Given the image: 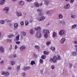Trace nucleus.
<instances>
[{
  "label": "nucleus",
  "instance_id": "f257e3e1",
  "mask_svg": "<svg viewBox=\"0 0 77 77\" xmlns=\"http://www.w3.org/2000/svg\"><path fill=\"white\" fill-rule=\"evenodd\" d=\"M57 57L55 56H54L53 58L51 57L50 58L49 61L51 62H53L54 63L57 61Z\"/></svg>",
  "mask_w": 77,
  "mask_h": 77
},
{
  "label": "nucleus",
  "instance_id": "f03ea898",
  "mask_svg": "<svg viewBox=\"0 0 77 77\" xmlns=\"http://www.w3.org/2000/svg\"><path fill=\"white\" fill-rule=\"evenodd\" d=\"M65 31L64 29L61 30L59 32V35L60 36H63L65 35Z\"/></svg>",
  "mask_w": 77,
  "mask_h": 77
},
{
  "label": "nucleus",
  "instance_id": "7ed1b4c3",
  "mask_svg": "<svg viewBox=\"0 0 77 77\" xmlns=\"http://www.w3.org/2000/svg\"><path fill=\"white\" fill-rule=\"evenodd\" d=\"M3 11L4 12H5V13L6 14H9V8L8 7L4 8L3 9Z\"/></svg>",
  "mask_w": 77,
  "mask_h": 77
},
{
  "label": "nucleus",
  "instance_id": "20e7f679",
  "mask_svg": "<svg viewBox=\"0 0 77 77\" xmlns=\"http://www.w3.org/2000/svg\"><path fill=\"white\" fill-rule=\"evenodd\" d=\"M45 19V17L44 16H42L38 17V21H44V20Z\"/></svg>",
  "mask_w": 77,
  "mask_h": 77
},
{
  "label": "nucleus",
  "instance_id": "39448f33",
  "mask_svg": "<svg viewBox=\"0 0 77 77\" xmlns=\"http://www.w3.org/2000/svg\"><path fill=\"white\" fill-rule=\"evenodd\" d=\"M36 36H37L38 38H41V34L40 32L38 31L37 32Z\"/></svg>",
  "mask_w": 77,
  "mask_h": 77
},
{
  "label": "nucleus",
  "instance_id": "423d86ee",
  "mask_svg": "<svg viewBox=\"0 0 77 77\" xmlns=\"http://www.w3.org/2000/svg\"><path fill=\"white\" fill-rule=\"evenodd\" d=\"M64 7L65 9H68L70 8V5H69V4H67L65 5Z\"/></svg>",
  "mask_w": 77,
  "mask_h": 77
},
{
  "label": "nucleus",
  "instance_id": "0eeeda50",
  "mask_svg": "<svg viewBox=\"0 0 77 77\" xmlns=\"http://www.w3.org/2000/svg\"><path fill=\"white\" fill-rule=\"evenodd\" d=\"M26 49V46L24 45H22L20 48V51H24Z\"/></svg>",
  "mask_w": 77,
  "mask_h": 77
},
{
  "label": "nucleus",
  "instance_id": "6e6552de",
  "mask_svg": "<svg viewBox=\"0 0 77 77\" xmlns=\"http://www.w3.org/2000/svg\"><path fill=\"white\" fill-rule=\"evenodd\" d=\"M2 75H4L5 76H7V75H9L10 74L8 72H3L2 73Z\"/></svg>",
  "mask_w": 77,
  "mask_h": 77
},
{
  "label": "nucleus",
  "instance_id": "1a4fd4ad",
  "mask_svg": "<svg viewBox=\"0 0 77 77\" xmlns=\"http://www.w3.org/2000/svg\"><path fill=\"white\" fill-rule=\"evenodd\" d=\"M4 51H5V49L4 48V47L3 46H1L0 47V51L3 53L4 52Z\"/></svg>",
  "mask_w": 77,
  "mask_h": 77
},
{
  "label": "nucleus",
  "instance_id": "9d476101",
  "mask_svg": "<svg viewBox=\"0 0 77 77\" xmlns=\"http://www.w3.org/2000/svg\"><path fill=\"white\" fill-rule=\"evenodd\" d=\"M43 33L45 34H47L49 33V30L47 29H44L43 31Z\"/></svg>",
  "mask_w": 77,
  "mask_h": 77
},
{
  "label": "nucleus",
  "instance_id": "9b49d317",
  "mask_svg": "<svg viewBox=\"0 0 77 77\" xmlns=\"http://www.w3.org/2000/svg\"><path fill=\"white\" fill-rule=\"evenodd\" d=\"M44 2L45 5H48L49 3V2L48 0H44Z\"/></svg>",
  "mask_w": 77,
  "mask_h": 77
},
{
  "label": "nucleus",
  "instance_id": "f8f14e48",
  "mask_svg": "<svg viewBox=\"0 0 77 77\" xmlns=\"http://www.w3.org/2000/svg\"><path fill=\"white\" fill-rule=\"evenodd\" d=\"M61 43L63 44H64V42H65V38H62L60 40Z\"/></svg>",
  "mask_w": 77,
  "mask_h": 77
},
{
  "label": "nucleus",
  "instance_id": "ddd939ff",
  "mask_svg": "<svg viewBox=\"0 0 77 77\" xmlns=\"http://www.w3.org/2000/svg\"><path fill=\"white\" fill-rule=\"evenodd\" d=\"M19 5L21 6H23L24 5V2L23 1H19Z\"/></svg>",
  "mask_w": 77,
  "mask_h": 77
},
{
  "label": "nucleus",
  "instance_id": "4468645a",
  "mask_svg": "<svg viewBox=\"0 0 77 77\" xmlns=\"http://www.w3.org/2000/svg\"><path fill=\"white\" fill-rule=\"evenodd\" d=\"M16 14L17 17H21L22 16V13L21 12H17Z\"/></svg>",
  "mask_w": 77,
  "mask_h": 77
},
{
  "label": "nucleus",
  "instance_id": "2eb2a0df",
  "mask_svg": "<svg viewBox=\"0 0 77 77\" xmlns=\"http://www.w3.org/2000/svg\"><path fill=\"white\" fill-rule=\"evenodd\" d=\"M56 36V33L55 32H54L52 34V37H53V38H55Z\"/></svg>",
  "mask_w": 77,
  "mask_h": 77
},
{
  "label": "nucleus",
  "instance_id": "dca6fc26",
  "mask_svg": "<svg viewBox=\"0 0 77 77\" xmlns=\"http://www.w3.org/2000/svg\"><path fill=\"white\" fill-rule=\"evenodd\" d=\"M41 27H40L39 26L37 27V28H35V29L37 31H39V30H41Z\"/></svg>",
  "mask_w": 77,
  "mask_h": 77
},
{
  "label": "nucleus",
  "instance_id": "f3484780",
  "mask_svg": "<svg viewBox=\"0 0 77 77\" xmlns=\"http://www.w3.org/2000/svg\"><path fill=\"white\" fill-rule=\"evenodd\" d=\"M30 33L31 34V35H33V34H34V33H35L34 30H33V29H31V30L30 31Z\"/></svg>",
  "mask_w": 77,
  "mask_h": 77
},
{
  "label": "nucleus",
  "instance_id": "a211bd4d",
  "mask_svg": "<svg viewBox=\"0 0 77 77\" xmlns=\"http://www.w3.org/2000/svg\"><path fill=\"white\" fill-rule=\"evenodd\" d=\"M59 17L60 19H62L63 18V15L62 14H59Z\"/></svg>",
  "mask_w": 77,
  "mask_h": 77
},
{
  "label": "nucleus",
  "instance_id": "6ab92c4d",
  "mask_svg": "<svg viewBox=\"0 0 77 77\" xmlns=\"http://www.w3.org/2000/svg\"><path fill=\"white\" fill-rule=\"evenodd\" d=\"M14 26V28H15V29H17V28H18V23H15Z\"/></svg>",
  "mask_w": 77,
  "mask_h": 77
},
{
  "label": "nucleus",
  "instance_id": "aec40b11",
  "mask_svg": "<svg viewBox=\"0 0 77 77\" xmlns=\"http://www.w3.org/2000/svg\"><path fill=\"white\" fill-rule=\"evenodd\" d=\"M20 38V35L19 34L18 35L16 36V41H19Z\"/></svg>",
  "mask_w": 77,
  "mask_h": 77
},
{
  "label": "nucleus",
  "instance_id": "412c9836",
  "mask_svg": "<svg viewBox=\"0 0 77 77\" xmlns=\"http://www.w3.org/2000/svg\"><path fill=\"white\" fill-rule=\"evenodd\" d=\"M34 5L35 7H39V3H38V2H35L34 4Z\"/></svg>",
  "mask_w": 77,
  "mask_h": 77
},
{
  "label": "nucleus",
  "instance_id": "4be33fe9",
  "mask_svg": "<svg viewBox=\"0 0 77 77\" xmlns=\"http://www.w3.org/2000/svg\"><path fill=\"white\" fill-rule=\"evenodd\" d=\"M43 53L45 55H48V54H49V52L47 51H44L43 52Z\"/></svg>",
  "mask_w": 77,
  "mask_h": 77
},
{
  "label": "nucleus",
  "instance_id": "5701e85b",
  "mask_svg": "<svg viewBox=\"0 0 77 77\" xmlns=\"http://www.w3.org/2000/svg\"><path fill=\"white\" fill-rule=\"evenodd\" d=\"M71 18H73V19H74V18H75V15L72 14H71Z\"/></svg>",
  "mask_w": 77,
  "mask_h": 77
},
{
  "label": "nucleus",
  "instance_id": "b1692460",
  "mask_svg": "<svg viewBox=\"0 0 77 77\" xmlns=\"http://www.w3.org/2000/svg\"><path fill=\"white\" fill-rule=\"evenodd\" d=\"M38 16H41L44 15V13L42 12H40L38 14Z\"/></svg>",
  "mask_w": 77,
  "mask_h": 77
},
{
  "label": "nucleus",
  "instance_id": "393cba45",
  "mask_svg": "<svg viewBox=\"0 0 77 77\" xmlns=\"http://www.w3.org/2000/svg\"><path fill=\"white\" fill-rule=\"evenodd\" d=\"M5 4V2L3 1H0V5H3Z\"/></svg>",
  "mask_w": 77,
  "mask_h": 77
},
{
  "label": "nucleus",
  "instance_id": "a878e982",
  "mask_svg": "<svg viewBox=\"0 0 77 77\" xmlns=\"http://www.w3.org/2000/svg\"><path fill=\"white\" fill-rule=\"evenodd\" d=\"M35 48H36L37 49H39V48H40V47L38 45H35Z\"/></svg>",
  "mask_w": 77,
  "mask_h": 77
},
{
  "label": "nucleus",
  "instance_id": "bb28decb",
  "mask_svg": "<svg viewBox=\"0 0 77 77\" xmlns=\"http://www.w3.org/2000/svg\"><path fill=\"white\" fill-rule=\"evenodd\" d=\"M41 58H42V59H45L46 58V56L45 55H42L41 57Z\"/></svg>",
  "mask_w": 77,
  "mask_h": 77
},
{
  "label": "nucleus",
  "instance_id": "cd10ccee",
  "mask_svg": "<svg viewBox=\"0 0 77 77\" xmlns=\"http://www.w3.org/2000/svg\"><path fill=\"white\" fill-rule=\"evenodd\" d=\"M21 34L23 35V36H25L26 35V32H21Z\"/></svg>",
  "mask_w": 77,
  "mask_h": 77
},
{
  "label": "nucleus",
  "instance_id": "c85d7f7f",
  "mask_svg": "<svg viewBox=\"0 0 77 77\" xmlns=\"http://www.w3.org/2000/svg\"><path fill=\"white\" fill-rule=\"evenodd\" d=\"M0 23L1 24H5V21L3 20H2L0 21Z\"/></svg>",
  "mask_w": 77,
  "mask_h": 77
},
{
  "label": "nucleus",
  "instance_id": "c756f323",
  "mask_svg": "<svg viewBox=\"0 0 77 77\" xmlns=\"http://www.w3.org/2000/svg\"><path fill=\"white\" fill-rule=\"evenodd\" d=\"M15 64V62L14 61H12L11 62V65H14Z\"/></svg>",
  "mask_w": 77,
  "mask_h": 77
},
{
  "label": "nucleus",
  "instance_id": "7c9ffc66",
  "mask_svg": "<svg viewBox=\"0 0 77 77\" xmlns=\"http://www.w3.org/2000/svg\"><path fill=\"white\" fill-rule=\"evenodd\" d=\"M34 64H35V62L34 61H32L31 63V65H33Z\"/></svg>",
  "mask_w": 77,
  "mask_h": 77
},
{
  "label": "nucleus",
  "instance_id": "2f4dec72",
  "mask_svg": "<svg viewBox=\"0 0 77 77\" xmlns=\"http://www.w3.org/2000/svg\"><path fill=\"white\" fill-rule=\"evenodd\" d=\"M17 70H20V66L18 65L17 67L16 68Z\"/></svg>",
  "mask_w": 77,
  "mask_h": 77
},
{
  "label": "nucleus",
  "instance_id": "473e14b6",
  "mask_svg": "<svg viewBox=\"0 0 77 77\" xmlns=\"http://www.w3.org/2000/svg\"><path fill=\"white\" fill-rule=\"evenodd\" d=\"M0 65H4V61L3 60H2L1 62H0Z\"/></svg>",
  "mask_w": 77,
  "mask_h": 77
},
{
  "label": "nucleus",
  "instance_id": "72a5a7b5",
  "mask_svg": "<svg viewBox=\"0 0 77 77\" xmlns=\"http://www.w3.org/2000/svg\"><path fill=\"white\" fill-rule=\"evenodd\" d=\"M44 36L45 38H48V35H47V34L45 33V35H44Z\"/></svg>",
  "mask_w": 77,
  "mask_h": 77
},
{
  "label": "nucleus",
  "instance_id": "f704fd0d",
  "mask_svg": "<svg viewBox=\"0 0 77 77\" xmlns=\"http://www.w3.org/2000/svg\"><path fill=\"white\" fill-rule=\"evenodd\" d=\"M69 68H71L72 66V64L71 63H69Z\"/></svg>",
  "mask_w": 77,
  "mask_h": 77
},
{
  "label": "nucleus",
  "instance_id": "c9c22d12",
  "mask_svg": "<svg viewBox=\"0 0 77 77\" xmlns=\"http://www.w3.org/2000/svg\"><path fill=\"white\" fill-rule=\"evenodd\" d=\"M50 48L52 51H54V50H55V48L54 47H52Z\"/></svg>",
  "mask_w": 77,
  "mask_h": 77
},
{
  "label": "nucleus",
  "instance_id": "e433bc0d",
  "mask_svg": "<svg viewBox=\"0 0 77 77\" xmlns=\"http://www.w3.org/2000/svg\"><path fill=\"white\" fill-rule=\"evenodd\" d=\"M15 36V35H14L13 34H11L10 35V38H12V37H14Z\"/></svg>",
  "mask_w": 77,
  "mask_h": 77
},
{
  "label": "nucleus",
  "instance_id": "4c0bfd02",
  "mask_svg": "<svg viewBox=\"0 0 77 77\" xmlns=\"http://www.w3.org/2000/svg\"><path fill=\"white\" fill-rule=\"evenodd\" d=\"M20 25H21V26H23L24 25V21H22L21 22H20Z\"/></svg>",
  "mask_w": 77,
  "mask_h": 77
},
{
  "label": "nucleus",
  "instance_id": "58836bf2",
  "mask_svg": "<svg viewBox=\"0 0 77 77\" xmlns=\"http://www.w3.org/2000/svg\"><path fill=\"white\" fill-rule=\"evenodd\" d=\"M76 27V25H74L73 26H72V29H74V28H75Z\"/></svg>",
  "mask_w": 77,
  "mask_h": 77
},
{
  "label": "nucleus",
  "instance_id": "ea45409f",
  "mask_svg": "<svg viewBox=\"0 0 77 77\" xmlns=\"http://www.w3.org/2000/svg\"><path fill=\"white\" fill-rule=\"evenodd\" d=\"M57 59L58 60H60V59H61V57H60V56H58L57 57Z\"/></svg>",
  "mask_w": 77,
  "mask_h": 77
},
{
  "label": "nucleus",
  "instance_id": "a19ab883",
  "mask_svg": "<svg viewBox=\"0 0 77 77\" xmlns=\"http://www.w3.org/2000/svg\"><path fill=\"white\" fill-rule=\"evenodd\" d=\"M62 25H63V26H65V25L66 23H65V21H63L62 22Z\"/></svg>",
  "mask_w": 77,
  "mask_h": 77
},
{
  "label": "nucleus",
  "instance_id": "79ce46f5",
  "mask_svg": "<svg viewBox=\"0 0 77 77\" xmlns=\"http://www.w3.org/2000/svg\"><path fill=\"white\" fill-rule=\"evenodd\" d=\"M25 25H26V26L28 25V24H29V22H28V21H25Z\"/></svg>",
  "mask_w": 77,
  "mask_h": 77
},
{
  "label": "nucleus",
  "instance_id": "37998d69",
  "mask_svg": "<svg viewBox=\"0 0 77 77\" xmlns=\"http://www.w3.org/2000/svg\"><path fill=\"white\" fill-rule=\"evenodd\" d=\"M51 43V42H48L46 44L47 45H50V44Z\"/></svg>",
  "mask_w": 77,
  "mask_h": 77
},
{
  "label": "nucleus",
  "instance_id": "c03bdc74",
  "mask_svg": "<svg viewBox=\"0 0 77 77\" xmlns=\"http://www.w3.org/2000/svg\"><path fill=\"white\" fill-rule=\"evenodd\" d=\"M13 57H14V58H15V57H17V55L15 54H14L13 55Z\"/></svg>",
  "mask_w": 77,
  "mask_h": 77
},
{
  "label": "nucleus",
  "instance_id": "a18cd8bd",
  "mask_svg": "<svg viewBox=\"0 0 77 77\" xmlns=\"http://www.w3.org/2000/svg\"><path fill=\"white\" fill-rule=\"evenodd\" d=\"M72 54H73V55H76V52L75 51L73 52L72 53Z\"/></svg>",
  "mask_w": 77,
  "mask_h": 77
},
{
  "label": "nucleus",
  "instance_id": "49530a36",
  "mask_svg": "<svg viewBox=\"0 0 77 77\" xmlns=\"http://www.w3.org/2000/svg\"><path fill=\"white\" fill-rule=\"evenodd\" d=\"M74 2V0H70V3H72L73 2Z\"/></svg>",
  "mask_w": 77,
  "mask_h": 77
},
{
  "label": "nucleus",
  "instance_id": "de8ad7c7",
  "mask_svg": "<svg viewBox=\"0 0 77 77\" xmlns=\"http://www.w3.org/2000/svg\"><path fill=\"white\" fill-rule=\"evenodd\" d=\"M51 68L52 69H54V66L52 65L51 66Z\"/></svg>",
  "mask_w": 77,
  "mask_h": 77
},
{
  "label": "nucleus",
  "instance_id": "09e8293b",
  "mask_svg": "<svg viewBox=\"0 0 77 77\" xmlns=\"http://www.w3.org/2000/svg\"><path fill=\"white\" fill-rule=\"evenodd\" d=\"M37 11H38V12H42V10H41V9H38L37 10Z\"/></svg>",
  "mask_w": 77,
  "mask_h": 77
},
{
  "label": "nucleus",
  "instance_id": "8fccbe9b",
  "mask_svg": "<svg viewBox=\"0 0 77 77\" xmlns=\"http://www.w3.org/2000/svg\"><path fill=\"white\" fill-rule=\"evenodd\" d=\"M26 67V69L27 70H28L29 69H30V67L29 66H28V67Z\"/></svg>",
  "mask_w": 77,
  "mask_h": 77
},
{
  "label": "nucleus",
  "instance_id": "3c124183",
  "mask_svg": "<svg viewBox=\"0 0 77 77\" xmlns=\"http://www.w3.org/2000/svg\"><path fill=\"white\" fill-rule=\"evenodd\" d=\"M40 63H43V60L42 59H40Z\"/></svg>",
  "mask_w": 77,
  "mask_h": 77
},
{
  "label": "nucleus",
  "instance_id": "603ef678",
  "mask_svg": "<svg viewBox=\"0 0 77 77\" xmlns=\"http://www.w3.org/2000/svg\"><path fill=\"white\" fill-rule=\"evenodd\" d=\"M7 42L9 43V42H10V39H7Z\"/></svg>",
  "mask_w": 77,
  "mask_h": 77
},
{
  "label": "nucleus",
  "instance_id": "864d4df0",
  "mask_svg": "<svg viewBox=\"0 0 77 77\" xmlns=\"http://www.w3.org/2000/svg\"><path fill=\"white\" fill-rule=\"evenodd\" d=\"M50 14V11H48L46 12V14Z\"/></svg>",
  "mask_w": 77,
  "mask_h": 77
},
{
  "label": "nucleus",
  "instance_id": "5fc2aeb1",
  "mask_svg": "<svg viewBox=\"0 0 77 77\" xmlns=\"http://www.w3.org/2000/svg\"><path fill=\"white\" fill-rule=\"evenodd\" d=\"M22 75H23V76H24V77L26 75V73H22Z\"/></svg>",
  "mask_w": 77,
  "mask_h": 77
},
{
  "label": "nucleus",
  "instance_id": "6e6d98bb",
  "mask_svg": "<svg viewBox=\"0 0 77 77\" xmlns=\"http://www.w3.org/2000/svg\"><path fill=\"white\" fill-rule=\"evenodd\" d=\"M16 44H20V42H16Z\"/></svg>",
  "mask_w": 77,
  "mask_h": 77
},
{
  "label": "nucleus",
  "instance_id": "4d7b16f0",
  "mask_svg": "<svg viewBox=\"0 0 77 77\" xmlns=\"http://www.w3.org/2000/svg\"><path fill=\"white\" fill-rule=\"evenodd\" d=\"M28 2H30L32 1V0H26Z\"/></svg>",
  "mask_w": 77,
  "mask_h": 77
},
{
  "label": "nucleus",
  "instance_id": "13d9d810",
  "mask_svg": "<svg viewBox=\"0 0 77 77\" xmlns=\"http://www.w3.org/2000/svg\"><path fill=\"white\" fill-rule=\"evenodd\" d=\"M23 70H24V71H26V70H27L26 67H24L23 69Z\"/></svg>",
  "mask_w": 77,
  "mask_h": 77
},
{
  "label": "nucleus",
  "instance_id": "bf43d9fd",
  "mask_svg": "<svg viewBox=\"0 0 77 77\" xmlns=\"http://www.w3.org/2000/svg\"><path fill=\"white\" fill-rule=\"evenodd\" d=\"M15 49H17V45H16L14 47Z\"/></svg>",
  "mask_w": 77,
  "mask_h": 77
},
{
  "label": "nucleus",
  "instance_id": "052dcab7",
  "mask_svg": "<svg viewBox=\"0 0 77 77\" xmlns=\"http://www.w3.org/2000/svg\"><path fill=\"white\" fill-rule=\"evenodd\" d=\"M74 44H77V42L74 41Z\"/></svg>",
  "mask_w": 77,
  "mask_h": 77
},
{
  "label": "nucleus",
  "instance_id": "680f3d73",
  "mask_svg": "<svg viewBox=\"0 0 77 77\" xmlns=\"http://www.w3.org/2000/svg\"><path fill=\"white\" fill-rule=\"evenodd\" d=\"M6 21L7 23H10V20H7Z\"/></svg>",
  "mask_w": 77,
  "mask_h": 77
},
{
  "label": "nucleus",
  "instance_id": "e2e57ef3",
  "mask_svg": "<svg viewBox=\"0 0 77 77\" xmlns=\"http://www.w3.org/2000/svg\"><path fill=\"white\" fill-rule=\"evenodd\" d=\"M75 48H76V49H77V45H75Z\"/></svg>",
  "mask_w": 77,
  "mask_h": 77
},
{
  "label": "nucleus",
  "instance_id": "0e129e2a",
  "mask_svg": "<svg viewBox=\"0 0 77 77\" xmlns=\"http://www.w3.org/2000/svg\"><path fill=\"white\" fill-rule=\"evenodd\" d=\"M1 1H2V2H5L6 0H1Z\"/></svg>",
  "mask_w": 77,
  "mask_h": 77
},
{
  "label": "nucleus",
  "instance_id": "69168bd1",
  "mask_svg": "<svg viewBox=\"0 0 77 77\" xmlns=\"http://www.w3.org/2000/svg\"><path fill=\"white\" fill-rule=\"evenodd\" d=\"M29 21L30 23H32V20H29Z\"/></svg>",
  "mask_w": 77,
  "mask_h": 77
},
{
  "label": "nucleus",
  "instance_id": "338daca9",
  "mask_svg": "<svg viewBox=\"0 0 77 77\" xmlns=\"http://www.w3.org/2000/svg\"><path fill=\"white\" fill-rule=\"evenodd\" d=\"M59 22L60 23H62V21L61 20H60L59 21Z\"/></svg>",
  "mask_w": 77,
  "mask_h": 77
},
{
  "label": "nucleus",
  "instance_id": "774afa93",
  "mask_svg": "<svg viewBox=\"0 0 77 77\" xmlns=\"http://www.w3.org/2000/svg\"><path fill=\"white\" fill-rule=\"evenodd\" d=\"M7 37L8 38H10V35H9L7 36Z\"/></svg>",
  "mask_w": 77,
  "mask_h": 77
}]
</instances>
